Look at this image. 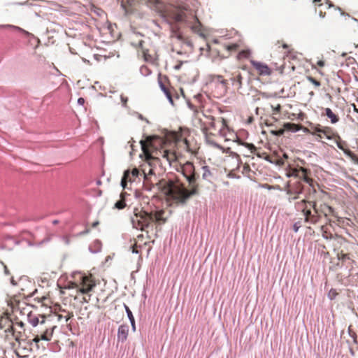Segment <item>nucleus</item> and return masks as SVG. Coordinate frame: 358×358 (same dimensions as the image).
I'll return each instance as SVG.
<instances>
[{"label": "nucleus", "mask_w": 358, "mask_h": 358, "mask_svg": "<svg viewBox=\"0 0 358 358\" xmlns=\"http://www.w3.org/2000/svg\"><path fill=\"white\" fill-rule=\"evenodd\" d=\"M190 130L187 128H180L178 131H170L165 135L159 150L154 148L152 138H148L145 141H141V148L147 159H166L171 166L176 164L184 152L196 153V147L192 145L189 137Z\"/></svg>", "instance_id": "f257e3e1"}, {"label": "nucleus", "mask_w": 358, "mask_h": 358, "mask_svg": "<svg viewBox=\"0 0 358 358\" xmlns=\"http://www.w3.org/2000/svg\"><path fill=\"white\" fill-rule=\"evenodd\" d=\"M182 173L189 182V189L185 187L178 177L163 178L156 184L167 199L176 204H185L192 195L198 192L196 177L192 163H185L182 166Z\"/></svg>", "instance_id": "f03ea898"}, {"label": "nucleus", "mask_w": 358, "mask_h": 358, "mask_svg": "<svg viewBox=\"0 0 358 358\" xmlns=\"http://www.w3.org/2000/svg\"><path fill=\"white\" fill-rule=\"evenodd\" d=\"M315 192L317 196L315 200V208L313 216L310 219V224H319L322 218H324L327 224L330 226H331L332 223L339 224L343 222V218L338 215L336 210L326 203L327 200L329 198V194L324 191H315Z\"/></svg>", "instance_id": "7ed1b4c3"}, {"label": "nucleus", "mask_w": 358, "mask_h": 358, "mask_svg": "<svg viewBox=\"0 0 358 358\" xmlns=\"http://www.w3.org/2000/svg\"><path fill=\"white\" fill-rule=\"evenodd\" d=\"M199 127L210 143H215L214 137L224 136L227 129V122L224 118L215 120L213 116H204L199 120Z\"/></svg>", "instance_id": "20e7f679"}, {"label": "nucleus", "mask_w": 358, "mask_h": 358, "mask_svg": "<svg viewBox=\"0 0 358 358\" xmlns=\"http://www.w3.org/2000/svg\"><path fill=\"white\" fill-rule=\"evenodd\" d=\"M56 327L51 324L50 320L43 319L41 324L34 327L31 331L33 336L32 342L38 345L41 341H50Z\"/></svg>", "instance_id": "39448f33"}, {"label": "nucleus", "mask_w": 358, "mask_h": 358, "mask_svg": "<svg viewBox=\"0 0 358 358\" xmlns=\"http://www.w3.org/2000/svg\"><path fill=\"white\" fill-rule=\"evenodd\" d=\"M152 213H149L142 209L135 208L134 215L131 217V223L134 228L144 230L152 223Z\"/></svg>", "instance_id": "423d86ee"}, {"label": "nucleus", "mask_w": 358, "mask_h": 358, "mask_svg": "<svg viewBox=\"0 0 358 358\" xmlns=\"http://www.w3.org/2000/svg\"><path fill=\"white\" fill-rule=\"evenodd\" d=\"M96 285V280L92 274L83 275L80 277V281L77 285V287L80 293L86 295L83 297L85 302L87 303L90 301L91 296L90 292L92 291Z\"/></svg>", "instance_id": "0eeeda50"}, {"label": "nucleus", "mask_w": 358, "mask_h": 358, "mask_svg": "<svg viewBox=\"0 0 358 358\" xmlns=\"http://www.w3.org/2000/svg\"><path fill=\"white\" fill-rule=\"evenodd\" d=\"M314 205L315 201H308L305 199L295 203L296 209L303 213L305 217V222L307 223L310 224V219H312V216H313Z\"/></svg>", "instance_id": "6e6552de"}, {"label": "nucleus", "mask_w": 358, "mask_h": 358, "mask_svg": "<svg viewBox=\"0 0 358 358\" xmlns=\"http://www.w3.org/2000/svg\"><path fill=\"white\" fill-rule=\"evenodd\" d=\"M10 282L13 285L17 286L22 292L24 295L29 296L31 295L34 292V282H31L27 276L21 277L18 281H15L12 277Z\"/></svg>", "instance_id": "1a4fd4ad"}, {"label": "nucleus", "mask_w": 358, "mask_h": 358, "mask_svg": "<svg viewBox=\"0 0 358 358\" xmlns=\"http://www.w3.org/2000/svg\"><path fill=\"white\" fill-rule=\"evenodd\" d=\"M250 63L252 66V70L259 76H269L272 74V69L266 64L250 59Z\"/></svg>", "instance_id": "9d476101"}, {"label": "nucleus", "mask_w": 358, "mask_h": 358, "mask_svg": "<svg viewBox=\"0 0 358 358\" xmlns=\"http://www.w3.org/2000/svg\"><path fill=\"white\" fill-rule=\"evenodd\" d=\"M336 262H331V265L329 268L331 270H336L338 267L342 266L345 263H347L350 266H352L354 260L350 257V254L343 252V250L336 253Z\"/></svg>", "instance_id": "9b49d317"}, {"label": "nucleus", "mask_w": 358, "mask_h": 358, "mask_svg": "<svg viewBox=\"0 0 358 358\" xmlns=\"http://www.w3.org/2000/svg\"><path fill=\"white\" fill-rule=\"evenodd\" d=\"M321 231L322 236L327 239H329V243L334 248V251L339 250L345 242L344 239L338 236H334L331 233L327 231V225H322Z\"/></svg>", "instance_id": "f8f14e48"}, {"label": "nucleus", "mask_w": 358, "mask_h": 358, "mask_svg": "<svg viewBox=\"0 0 358 358\" xmlns=\"http://www.w3.org/2000/svg\"><path fill=\"white\" fill-rule=\"evenodd\" d=\"M303 185L301 181L298 180L288 185L287 193L289 195V201L295 200L299 198L298 195L302 193Z\"/></svg>", "instance_id": "ddd939ff"}, {"label": "nucleus", "mask_w": 358, "mask_h": 358, "mask_svg": "<svg viewBox=\"0 0 358 358\" xmlns=\"http://www.w3.org/2000/svg\"><path fill=\"white\" fill-rule=\"evenodd\" d=\"M139 175H141V173H140L139 170L137 168H134L131 171H125L121 181V185L122 187L125 188L128 181H134L135 179L137 177H138ZM142 175H143L144 178L147 180L148 178L145 173L143 172Z\"/></svg>", "instance_id": "4468645a"}, {"label": "nucleus", "mask_w": 358, "mask_h": 358, "mask_svg": "<svg viewBox=\"0 0 358 358\" xmlns=\"http://www.w3.org/2000/svg\"><path fill=\"white\" fill-rule=\"evenodd\" d=\"M54 316L57 317L58 322L67 323L73 317V313L71 311L66 310L59 305L55 308Z\"/></svg>", "instance_id": "2eb2a0df"}, {"label": "nucleus", "mask_w": 358, "mask_h": 358, "mask_svg": "<svg viewBox=\"0 0 358 358\" xmlns=\"http://www.w3.org/2000/svg\"><path fill=\"white\" fill-rule=\"evenodd\" d=\"M211 84L220 85L219 95L222 96L227 91V80L224 79L222 76H213L212 77Z\"/></svg>", "instance_id": "dca6fc26"}, {"label": "nucleus", "mask_w": 358, "mask_h": 358, "mask_svg": "<svg viewBox=\"0 0 358 358\" xmlns=\"http://www.w3.org/2000/svg\"><path fill=\"white\" fill-rule=\"evenodd\" d=\"M22 331H24V324L22 322L13 323L6 331L11 332L16 341H19L21 337Z\"/></svg>", "instance_id": "f3484780"}, {"label": "nucleus", "mask_w": 358, "mask_h": 358, "mask_svg": "<svg viewBox=\"0 0 358 358\" xmlns=\"http://www.w3.org/2000/svg\"><path fill=\"white\" fill-rule=\"evenodd\" d=\"M293 173L296 177L303 180V182H306V183L311 185L313 180L309 176L310 171H308V169L303 167H299L298 169H294Z\"/></svg>", "instance_id": "a211bd4d"}, {"label": "nucleus", "mask_w": 358, "mask_h": 358, "mask_svg": "<svg viewBox=\"0 0 358 358\" xmlns=\"http://www.w3.org/2000/svg\"><path fill=\"white\" fill-rule=\"evenodd\" d=\"M129 325L122 324L119 327L117 331V341L118 342L124 343L126 341L129 334Z\"/></svg>", "instance_id": "6ab92c4d"}, {"label": "nucleus", "mask_w": 358, "mask_h": 358, "mask_svg": "<svg viewBox=\"0 0 358 358\" xmlns=\"http://www.w3.org/2000/svg\"><path fill=\"white\" fill-rule=\"evenodd\" d=\"M302 127L300 124H296L292 122L285 123L283 125V129H279L275 132V134L278 136L282 135L285 130L291 131H297L301 129Z\"/></svg>", "instance_id": "aec40b11"}, {"label": "nucleus", "mask_w": 358, "mask_h": 358, "mask_svg": "<svg viewBox=\"0 0 358 358\" xmlns=\"http://www.w3.org/2000/svg\"><path fill=\"white\" fill-rule=\"evenodd\" d=\"M142 53L144 59L147 62H154L155 61L158 59V55L153 50L143 48Z\"/></svg>", "instance_id": "412c9836"}, {"label": "nucleus", "mask_w": 358, "mask_h": 358, "mask_svg": "<svg viewBox=\"0 0 358 358\" xmlns=\"http://www.w3.org/2000/svg\"><path fill=\"white\" fill-rule=\"evenodd\" d=\"M243 76L240 72L237 73H233L230 80L231 81L232 85L237 90H239L242 88L243 85Z\"/></svg>", "instance_id": "4be33fe9"}, {"label": "nucleus", "mask_w": 358, "mask_h": 358, "mask_svg": "<svg viewBox=\"0 0 358 358\" xmlns=\"http://www.w3.org/2000/svg\"><path fill=\"white\" fill-rule=\"evenodd\" d=\"M17 342L19 343L18 347L15 350L16 355L20 358H27L31 352V349L23 347L20 341Z\"/></svg>", "instance_id": "5701e85b"}, {"label": "nucleus", "mask_w": 358, "mask_h": 358, "mask_svg": "<svg viewBox=\"0 0 358 358\" xmlns=\"http://www.w3.org/2000/svg\"><path fill=\"white\" fill-rule=\"evenodd\" d=\"M43 319L48 320L44 315H36L31 313L28 315V321L32 325L33 328L36 327V325H39Z\"/></svg>", "instance_id": "b1692460"}, {"label": "nucleus", "mask_w": 358, "mask_h": 358, "mask_svg": "<svg viewBox=\"0 0 358 358\" xmlns=\"http://www.w3.org/2000/svg\"><path fill=\"white\" fill-rule=\"evenodd\" d=\"M268 104L272 109L273 115H280L281 113L282 106L279 102V99H271Z\"/></svg>", "instance_id": "393cba45"}, {"label": "nucleus", "mask_w": 358, "mask_h": 358, "mask_svg": "<svg viewBox=\"0 0 358 358\" xmlns=\"http://www.w3.org/2000/svg\"><path fill=\"white\" fill-rule=\"evenodd\" d=\"M164 213L165 211L163 210L152 213V222H155L159 224L165 223L166 222V218L164 217Z\"/></svg>", "instance_id": "a878e982"}, {"label": "nucleus", "mask_w": 358, "mask_h": 358, "mask_svg": "<svg viewBox=\"0 0 358 358\" xmlns=\"http://www.w3.org/2000/svg\"><path fill=\"white\" fill-rule=\"evenodd\" d=\"M322 115H326L330 119L332 124H336L339 121L338 116L335 114L329 108H326L322 113Z\"/></svg>", "instance_id": "bb28decb"}, {"label": "nucleus", "mask_w": 358, "mask_h": 358, "mask_svg": "<svg viewBox=\"0 0 358 358\" xmlns=\"http://www.w3.org/2000/svg\"><path fill=\"white\" fill-rule=\"evenodd\" d=\"M320 134H322V138L325 137L329 140L333 139L336 136L333 129L329 127H322Z\"/></svg>", "instance_id": "cd10ccee"}, {"label": "nucleus", "mask_w": 358, "mask_h": 358, "mask_svg": "<svg viewBox=\"0 0 358 358\" xmlns=\"http://www.w3.org/2000/svg\"><path fill=\"white\" fill-rule=\"evenodd\" d=\"M143 239V235L140 234L137 236L135 243L131 246V250L133 253L138 254L141 252V249L142 248V241Z\"/></svg>", "instance_id": "c85d7f7f"}, {"label": "nucleus", "mask_w": 358, "mask_h": 358, "mask_svg": "<svg viewBox=\"0 0 358 358\" xmlns=\"http://www.w3.org/2000/svg\"><path fill=\"white\" fill-rule=\"evenodd\" d=\"M150 6L157 10H161L164 6V0H146Z\"/></svg>", "instance_id": "c756f323"}, {"label": "nucleus", "mask_w": 358, "mask_h": 358, "mask_svg": "<svg viewBox=\"0 0 358 358\" xmlns=\"http://www.w3.org/2000/svg\"><path fill=\"white\" fill-rule=\"evenodd\" d=\"M322 127L320 124H317L316 126L311 127L310 130H308L311 134L317 136L320 138H322V136L320 134Z\"/></svg>", "instance_id": "7c9ffc66"}, {"label": "nucleus", "mask_w": 358, "mask_h": 358, "mask_svg": "<svg viewBox=\"0 0 358 358\" xmlns=\"http://www.w3.org/2000/svg\"><path fill=\"white\" fill-rule=\"evenodd\" d=\"M251 52L250 50H243L238 52L236 59L238 60H242L244 59H248L250 57Z\"/></svg>", "instance_id": "2f4dec72"}, {"label": "nucleus", "mask_w": 358, "mask_h": 358, "mask_svg": "<svg viewBox=\"0 0 358 358\" xmlns=\"http://www.w3.org/2000/svg\"><path fill=\"white\" fill-rule=\"evenodd\" d=\"M202 178L204 180H209L212 176V173L209 169V168L206 166L202 167Z\"/></svg>", "instance_id": "473e14b6"}, {"label": "nucleus", "mask_w": 358, "mask_h": 358, "mask_svg": "<svg viewBox=\"0 0 358 358\" xmlns=\"http://www.w3.org/2000/svg\"><path fill=\"white\" fill-rule=\"evenodd\" d=\"M225 49L230 52H235L239 50L240 45L238 43H231L224 45Z\"/></svg>", "instance_id": "72a5a7b5"}, {"label": "nucleus", "mask_w": 358, "mask_h": 358, "mask_svg": "<svg viewBox=\"0 0 358 358\" xmlns=\"http://www.w3.org/2000/svg\"><path fill=\"white\" fill-rule=\"evenodd\" d=\"M250 151L252 154H256L257 148L252 143H243Z\"/></svg>", "instance_id": "f704fd0d"}, {"label": "nucleus", "mask_w": 358, "mask_h": 358, "mask_svg": "<svg viewBox=\"0 0 358 358\" xmlns=\"http://www.w3.org/2000/svg\"><path fill=\"white\" fill-rule=\"evenodd\" d=\"M346 155L349 157L355 164H358V156H357L354 152H347Z\"/></svg>", "instance_id": "c9c22d12"}, {"label": "nucleus", "mask_w": 358, "mask_h": 358, "mask_svg": "<svg viewBox=\"0 0 358 358\" xmlns=\"http://www.w3.org/2000/svg\"><path fill=\"white\" fill-rule=\"evenodd\" d=\"M126 206L125 201L124 199H122L117 201L115 204V208L118 209H123Z\"/></svg>", "instance_id": "e433bc0d"}, {"label": "nucleus", "mask_w": 358, "mask_h": 358, "mask_svg": "<svg viewBox=\"0 0 358 358\" xmlns=\"http://www.w3.org/2000/svg\"><path fill=\"white\" fill-rule=\"evenodd\" d=\"M307 80L313 83L316 87H319L321 85L320 82L311 76H307Z\"/></svg>", "instance_id": "4c0bfd02"}, {"label": "nucleus", "mask_w": 358, "mask_h": 358, "mask_svg": "<svg viewBox=\"0 0 358 358\" xmlns=\"http://www.w3.org/2000/svg\"><path fill=\"white\" fill-rule=\"evenodd\" d=\"M336 145L338 146V148L339 149H341V150L343 151V152L346 155V152H352L350 149L348 148H345L343 145V143L342 142H341L340 141H337L336 142Z\"/></svg>", "instance_id": "58836bf2"}, {"label": "nucleus", "mask_w": 358, "mask_h": 358, "mask_svg": "<svg viewBox=\"0 0 358 358\" xmlns=\"http://www.w3.org/2000/svg\"><path fill=\"white\" fill-rule=\"evenodd\" d=\"M338 295V292H336V289H330V291L328 293V297L331 299V300H333L334 299L336 296Z\"/></svg>", "instance_id": "ea45409f"}, {"label": "nucleus", "mask_w": 358, "mask_h": 358, "mask_svg": "<svg viewBox=\"0 0 358 358\" xmlns=\"http://www.w3.org/2000/svg\"><path fill=\"white\" fill-rule=\"evenodd\" d=\"M250 171V166L248 164H245L243 166V173H247Z\"/></svg>", "instance_id": "a19ab883"}, {"label": "nucleus", "mask_w": 358, "mask_h": 358, "mask_svg": "<svg viewBox=\"0 0 358 358\" xmlns=\"http://www.w3.org/2000/svg\"><path fill=\"white\" fill-rule=\"evenodd\" d=\"M126 310H127V315L129 318L130 320H134V317L133 316V314L131 313V311L130 310V309L126 306Z\"/></svg>", "instance_id": "79ce46f5"}, {"label": "nucleus", "mask_w": 358, "mask_h": 358, "mask_svg": "<svg viewBox=\"0 0 358 358\" xmlns=\"http://www.w3.org/2000/svg\"><path fill=\"white\" fill-rule=\"evenodd\" d=\"M193 20L196 22V23L197 24L195 25V26H192V29L196 30L197 27L200 25V22H199V20H198V19H197V17L196 16L193 17Z\"/></svg>", "instance_id": "37998d69"}, {"label": "nucleus", "mask_w": 358, "mask_h": 358, "mask_svg": "<svg viewBox=\"0 0 358 358\" xmlns=\"http://www.w3.org/2000/svg\"><path fill=\"white\" fill-rule=\"evenodd\" d=\"M2 264L3 266L4 273L8 275H10V272L9 269L8 268L7 266L5 265L3 262H2Z\"/></svg>", "instance_id": "c03bdc74"}, {"label": "nucleus", "mask_w": 358, "mask_h": 358, "mask_svg": "<svg viewBox=\"0 0 358 358\" xmlns=\"http://www.w3.org/2000/svg\"><path fill=\"white\" fill-rule=\"evenodd\" d=\"M182 62L178 61V64L174 66V69L176 70H179L181 68V66L182 65Z\"/></svg>", "instance_id": "a18cd8bd"}, {"label": "nucleus", "mask_w": 358, "mask_h": 358, "mask_svg": "<svg viewBox=\"0 0 358 358\" xmlns=\"http://www.w3.org/2000/svg\"><path fill=\"white\" fill-rule=\"evenodd\" d=\"M7 27H11V28H13L16 30H18V31H24L22 29H21L20 27H17V26H14V25H6Z\"/></svg>", "instance_id": "49530a36"}, {"label": "nucleus", "mask_w": 358, "mask_h": 358, "mask_svg": "<svg viewBox=\"0 0 358 358\" xmlns=\"http://www.w3.org/2000/svg\"><path fill=\"white\" fill-rule=\"evenodd\" d=\"M121 100L123 105L126 106L128 99L127 97H124V96H121Z\"/></svg>", "instance_id": "de8ad7c7"}, {"label": "nucleus", "mask_w": 358, "mask_h": 358, "mask_svg": "<svg viewBox=\"0 0 358 358\" xmlns=\"http://www.w3.org/2000/svg\"><path fill=\"white\" fill-rule=\"evenodd\" d=\"M85 102V101L84 98H83V97H80L78 99V103L80 105H84Z\"/></svg>", "instance_id": "09e8293b"}, {"label": "nucleus", "mask_w": 358, "mask_h": 358, "mask_svg": "<svg viewBox=\"0 0 358 358\" xmlns=\"http://www.w3.org/2000/svg\"><path fill=\"white\" fill-rule=\"evenodd\" d=\"M317 65L320 67H323L324 66V62L323 60H319L317 62Z\"/></svg>", "instance_id": "8fccbe9b"}, {"label": "nucleus", "mask_w": 358, "mask_h": 358, "mask_svg": "<svg viewBox=\"0 0 358 358\" xmlns=\"http://www.w3.org/2000/svg\"><path fill=\"white\" fill-rule=\"evenodd\" d=\"M131 321V326H132V329L134 331H135L136 329V326H135V320L134 319V320H130Z\"/></svg>", "instance_id": "3c124183"}, {"label": "nucleus", "mask_w": 358, "mask_h": 358, "mask_svg": "<svg viewBox=\"0 0 358 358\" xmlns=\"http://www.w3.org/2000/svg\"><path fill=\"white\" fill-rule=\"evenodd\" d=\"M178 20H182V19H181V16H180V15H178Z\"/></svg>", "instance_id": "603ef678"}, {"label": "nucleus", "mask_w": 358, "mask_h": 358, "mask_svg": "<svg viewBox=\"0 0 358 358\" xmlns=\"http://www.w3.org/2000/svg\"><path fill=\"white\" fill-rule=\"evenodd\" d=\"M282 47H283V48H287V45L286 44H284V45H282Z\"/></svg>", "instance_id": "864d4df0"}, {"label": "nucleus", "mask_w": 358, "mask_h": 358, "mask_svg": "<svg viewBox=\"0 0 358 358\" xmlns=\"http://www.w3.org/2000/svg\"><path fill=\"white\" fill-rule=\"evenodd\" d=\"M161 86H162V88L163 89V90L166 91V89H165V87H164V85H161Z\"/></svg>", "instance_id": "5fc2aeb1"}, {"label": "nucleus", "mask_w": 358, "mask_h": 358, "mask_svg": "<svg viewBox=\"0 0 358 358\" xmlns=\"http://www.w3.org/2000/svg\"><path fill=\"white\" fill-rule=\"evenodd\" d=\"M282 72H283V69H282V68L281 67V68H280V73H282Z\"/></svg>", "instance_id": "6e6d98bb"}, {"label": "nucleus", "mask_w": 358, "mask_h": 358, "mask_svg": "<svg viewBox=\"0 0 358 358\" xmlns=\"http://www.w3.org/2000/svg\"><path fill=\"white\" fill-rule=\"evenodd\" d=\"M294 230L295 231H297L298 229L296 228V227H294Z\"/></svg>", "instance_id": "4d7b16f0"}, {"label": "nucleus", "mask_w": 358, "mask_h": 358, "mask_svg": "<svg viewBox=\"0 0 358 358\" xmlns=\"http://www.w3.org/2000/svg\"><path fill=\"white\" fill-rule=\"evenodd\" d=\"M97 224H98L97 222L96 223H94L93 224V227L96 226Z\"/></svg>", "instance_id": "13d9d810"}, {"label": "nucleus", "mask_w": 358, "mask_h": 358, "mask_svg": "<svg viewBox=\"0 0 358 358\" xmlns=\"http://www.w3.org/2000/svg\"><path fill=\"white\" fill-rule=\"evenodd\" d=\"M178 38L179 39H181V38H182V37H181L180 36H178Z\"/></svg>", "instance_id": "bf43d9fd"}]
</instances>
